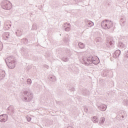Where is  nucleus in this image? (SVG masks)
<instances>
[{
    "instance_id": "obj_8",
    "label": "nucleus",
    "mask_w": 128,
    "mask_h": 128,
    "mask_svg": "<svg viewBox=\"0 0 128 128\" xmlns=\"http://www.w3.org/2000/svg\"><path fill=\"white\" fill-rule=\"evenodd\" d=\"M110 44H112V42H110Z\"/></svg>"
},
{
    "instance_id": "obj_2",
    "label": "nucleus",
    "mask_w": 128,
    "mask_h": 128,
    "mask_svg": "<svg viewBox=\"0 0 128 128\" xmlns=\"http://www.w3.org/2000/svg\"><path fill=\"white\" fill-rule=\"evenodd\" d=\"M8 116L6 114H2L0 116V122H6L8 120Z\"/></svg>"
},
{
    "instance_id": "obj_10",
    "label": "nucleus",
    "mask_w": 128,
    "mask_h": 128,
    "mask_svg": "<svg viewBox=\"0 0 128 128\" xmlns=\"http://www.w3.org/2000/svg\"><path fill=\"white\" fill-rule=\"evenodd\" d=\"M106 107L105 106V107H104V110H106Z\"/></svg>"
},
{
    "instance_id": "obj_4",
    "label": "nucleus",
    "mask_w": 128,
    "mask_h": 128,
    "mask_svg": "<svg viewBox=\"0 0 128 128\" xmlns=\"http://www.w3.org/2000/svg\"><path fill=\"white\" fill-rule=\"evenodd\" d=\"M78 46L80 48H84V45L82 43H79Z\"/></svg>"
},
{
    "instance_id": "obj_6",
    "label": "nucleus",
    "mask_w": 128,
    "mask_h": 128,
    "mask_svg": "<svg viewBox=\"0 0 128 128\" xmlns=\"http://www.w3.org/2000/svg\"><path fill=\"white\" fill-rule=\"evenodd\" d=\"M88 25L90 26H94V22H88Z\"/></svg>"
},
{
    "instance_id": "obj_11",
    "label": "nucleus",
    "mask_w": 128,
    "mask_h": 128,
    "mask_svg": "<svg viewBox=\"0 0 128 128\" xmlns=\"http://www.w3.org/2000/svg\"><path fill=\"white\" fill-rule=\"evenodd\" d=\"M68 30H70V28H68Z\"/></svg>"
},
{
    "instance_id": "obj_5",
    "label": "nucleus",
    "mask_w": 128,
    "mask_h": 128,
    "mask_svg": "<svg viewBox=\"0 0 128 128\" xmlns=\"http://www.w3.org/2000/svg\"><path fill=\"white\" fill-rule=\"evenodd\" d=\"M92 120L93 122H97L98 121V118H96L95 117L92 119Z\"/></svg>"
},
{
    "instance_id": "obj_9",
    "label": "nucleus",
    "mask_w": 128,
    "mask_h": 128,
    "mask_svg": "<svg viewBox=\"0 0 128 128\" xmlns=\"http://www.w3.org/2000/svg\"><path fill=\"white\" fill-rule=\"evenodd\" d=\"M28 81H29V82H30V80H28Z\"/></svg>"
},
{
    "instance_id": "obj_3",
    "label": "nucleus",
    "mask_w": 128,
    "mask_h": 128,
    "mask_svg": "<svg viewBox=\"0 0 128 128\" xmlns=\"http://www.w3.org/2000/svg\"><path fill=\"white\" fill-rule=\"evenodd\" d=\"M2 8L4 10H10L12 8V6L8 2H6V3L2 4Z\"/></svg>"
},
{
    "instance_id": "obj_7",
    "label": "nucleus",
    "mask_w": 128,
    "mask_h": 128,
    "mask_svg": "<svg viewBox=\"0 0 128 128\" xmlns=\"http://www.w3.org/2000/svg\"><path fill=\"white\" fill-rule=\"evenodd\" d=\"M104 122V118H102V122Z\"/></svg>"
},
{
    "instance_id": "obj_1",
    "label": "nucleus",
    "mask_w": 128,
    "mask_h": 128,
    "mask_svg": "<svg viewBox=\"0 0 128 128\" xmlns=\"http://www.w3.org/2000/svg\"><path fill=\"white\" fill-rule=\"evenodd\" d=\"M102 26L104 28H110L112 26V22L109 20H106L102 23Z\"/></svg>"
}]
</instances>
